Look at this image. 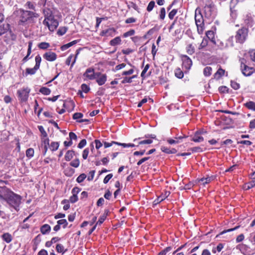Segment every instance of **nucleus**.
<instances>
[{"instance_id": "1", "label": "nucleus", "mask_w": 255, "mask_h": 255, "mask_svg": "<svg viewBox=\"0 0 255 255\" xmlns=\"http://www.w3.org/2000/svg\"><path fill=\"white\" fill-rule=\"evenodd\" d=\"M21 197L11 191L5 201L16 211L19 210V207L21 203Z\"/></svg>"}, {"instance_id": "2", "label": "nucleus", "mask_w": 255, "mask_h": 255, "mask_svg": "<svg viewBox=\"0 0 255 255\" xmlns=\"http://www.w3.org/2000/svg\"><path fill=\"white\" fill-rule=\"evenodd\" d=\"M195 20L199 34H202L204 29V23L200 8L197 7L195 11Z\"/></svg>"}, {"instance_id": "3", "label": "nucleus", "mask_w": 255, "mask_h": 255, "mask_svg": "<svg viewBox=\"0 0 255 255\" xmlns=\"http://www.w3.org/2000/svg\"><path fill=\"white\" fill-rule=\"evenodd\" d=\"M20 12L21 21L23 22L26 21L34 22V18H37L39 17V14L33 11L21 9Z\"/></svg>"}, {"instance_id": "4", "label": "nucleus", "mask_w": 255, "mask_h": 255, "mask_svg": "<svg viewBox=\"0 0 255 255\" xmlns=\"http://www.w3.org/2000/svg\"><path fill=\"white\" fill-rule=\"evenodd\" d=\"M239 61L242 73L246 77L251 76L254 72V68L247 65V60L245 58H241Z\"/></svg>"}, {"instance_id": "5", "label": "nucleus", "mask_w": 255, "mask_h": 255, "mask_svg": "<svg viewBox=\"0 0 255 255\" xmlns=\"http://www.w3.org/2000/svg\"><path fill=\"white\" fill-rule=\"evenodd\" d=\"M248 34V29L245 27L239 29L235 35V39L237 43L243 44L246 40Z\"/></svg>"}, {"instance_id": "6", "label": "nucleus", "mask_w": 255, "mask_h": 255, "mask_svg": "<svg viewBox=\"0 0 255 255\" xmlns=\"http://www.w3.org/2000/svg\"><path fill=\"white\" fill-rule=\"evenodd\" d=\"M43 24L47 26L50 31H53L58 27L59 22L54 17H53L48 19H44Z\"/></svg>"}, {"instance_id": "7", "label": "nucleus", "mask_w": 255, "mask_h": 255, "mask_svg": "<svg viewBox=\"0 0 255 255\" xmlns=\"http://www.w3.org/2000/svg\"><path fill=\"white\" fill-rule=\"evenodd\" d=\"M30 89L28 87L23 88L17 91V93L19 100L22 102H26L28 98Z\"/></svg>"}, {"instance_id": "8", "label": "nucleus", "mask_w": 255, "mask_h": 255, "mask_svg": "<svg viewBox=\"0 0 255 255\" xmlns=\"http://www.w3.org/2000/svg\"><path fill=\"white\" fill-rule=\"evenodd\" d=\"M9 25L4 22V15L0 13V36L5 33L8 29Z\"/></svg>"}, {"instance_id": "9", "label": "nucleus", "mask_w": 255, "mask_h": 255, "mask_svg": "<svg viewBox=\"0 0 255 255\" xmlns=\"http://www.w3.org/2000/svg\"><path fill=\"white\" fill-rule=\"evenodd\" d=\"M182 60V67L185 68L186 70H189L192 65V61L191 59L187 55H184L181 56Z\"/></svg>"}, {"instance_id": "10", "label": "nucleus", "mask_w": 255, "mask_h": 255, "mask_svg": "<svg viewBox=\"0 0 255 255\" xmlns=\"http://www.w3.org/2000/svg\"><path fill=\"white\" fill-rule=\"evenodd\" d=\"M11 192V190L5 186L0 187V201H5Z\"/></svg>"}, {"instance_id": "11", "label": "nucleus", "mask_w": 255, "mask_h": 255, "mask_svg": "<svg viewBox=\"0 0 255 255\" xmlns=\"http://www.w3.org/2000/svg\"><path fill=\"white\" fill-rule=\"evenodd\" d=\"M205 16L211 18L214 16V7L211 4H206L204 6Z\"/></svg>"}, {"instance_id": "12", "label": "nucleus", "mask_w": 255, "mask_h": 255, "mask_svg": "<svg viewBox=\"0 0 255 255\" xmlns=\"http://www.w3.org/2000/svg\"><path fill=\"white\" fill-rule=\"evenodd\" d=\"M43 58L49 61H53L57 58V55L55 53L48 51L43 55Z\"/></svg>"}, {"instance_id": "13", "label": "nucleus", "mask_w": 255, "mask_h": 255, "mask_svg": "<svg viewBox=\"0 0 255 255\" xmlns=\"http://www.w3.org/2000/svg\"><path fill=\"white\" fill-rule=\"evenodd\" d=\"M202 131H197L192 138V140L195 142H201L203 141L204 138L202 136Z\"/></svg>"}, {"instance_id": "14", "label": "nucleus", "mask_w": 255, "mask_h": 255, "mask_svg": "<svg viewBox=\"0 0 255 255\" xmlns=\"http://www.w3.org/2000/svg\"><path fill=\"white\" fill-rule=\"evenodd\" d=\"M170 194V192L169 191H165L164 194H162L160 196H158V198L155 199L153 203L154 204L156 205L165 199H166Z\"/></svg>"}, {"instance_id": "15", "label": "nucleus", "mask_w": 255, "mask_h": 255, "mask_svg": "<svg viewBox=\"0 0 255 255\" xmlns=\"http://www.w3.org/2000/svg\"><path fill=\"white\" fill-rule=\"evenodd\" d=\"M94 75V69L89 68L86 70L85 73L84 74V76L86 77L89 80H94V79H95Z\"/></svg>"}, {"instance_id": "16", "label": "nucleus", "mask_w": 255, "mask_h": 255, "mask_svg": "<svg viewBox=\"0 0 255 255\" xmlns=\"http://www.w3.org/2000/svg\"><path fill=\"white\" fill-rule=\"evenodd\" d=\"M43 13L45 17L44 19H48L50 17H54L53 11L50 8H44L43 9Z\"/></svg>"}, {"instance_id": "17", "label": "nucleus", "mask_w": 255, "mask_h": 255, "mask_svg": "<svg viewBox=\"0 0 255 255\" xmlns=\"http://www.w3.org/2000/svg\"><path fill=\"white\" fill-rule=\"evenodd\" d=\"M214 179L213 176H208L206 178H202L198 180V182L203 185L209 183Z\"/></svg>"}, {"instance_id": "18", "label": "nucleus", "mask_w": 255, "mask_h": 255, "mask_svg": "<svg viewBox=\"0 0 255 255\" xmlns=\"http://www.w3.org/2000/svg\"><path fill=\"white\" fill-rule=\"evenodd\" d=\"M225 73V71L220 67L214 74V77L215 79L219 80L224 75Z\"/></svg>"}, {"instance_id": "19", "label": "nucleus", "mask_w": 255, "mask_h": 255, "mask_svg": "<svg viewBox=\"0 0 255 255\" xmlns=\"http://www.w3.org/2000/svg\"><path fill=\"white\" fill-rule=\"evenodd\" d=\"M107 75L106 74H104L102 75H101L99 78L96 79V82L99 85L102 86L104 85L106 81H107Z\"/></svg>"}, {"instance_id": "20", "label": "nucleus", "mask_w": 255, "mask_h": 255, "mask_svg": "<svg viewBox=\"0 0 255 255\" xmlns=\"http://www.w3.org/2000/svg\"><path fill=\"white\" fill-rule=\"evenodd\" d=\"M75 154L74 151L72 150H68L65 155V159L66 161H69L71 160Z\"/></svg>"}, {"instance_id": "21", "label": "nucleus", "mask_w": 255, "mask_h": 255, "mask_svg": "<svg viewBox=\"0 0 255 255\" xmlns=\"http://www.w3.org/2000/svg\"><path fill=\"white\" fill-rule=\"evenodd\" d=\"M51 230L50 226L48 224L43 225L40 228L41 233L42 234H46L48 233Z\"/></svg>"}, {"instance_id": "22", "label": "nucleus", "mask_w": 255, "mask_h": 255, "mask_svg": "<svg viewBox=\"0 0 255 255\" xmlns=\"http://www.w3.org/2000/svg\"><path fill=\"white\" fill-rule=\"evenodd\" d=\"M38 69V68H36V67L35 66L33 68H26L25 73V76H27L28 75L34 74Z\"/></svg>"}, {"instance_id": "23", "label": "nucleus", "mask_w": 255, "mask_h": 255, "mask_svg": "<svg viewBox=\"0 0 255 255\" xmlns=\"http://www.w3.org/2000/svg\"><path fill=\"white\" fill-rule=\"evenodd\" d=\"M32 41H29L28 42V50H27V55L24 57L23 59H22V61L23 62H25L26 61H27L28 60V59H29V56L30 55L31 52V47H32Z\"/></svg>"}, {"instance_id": "24", "label": "nucleus", "mask_w": 255, "mask_h": 255, "mask_svg": "<svg viewBox=\"0 0 255 255\" xmlns=\"http://www.w3.org/2000/svg\"><path fill=\"white\" fill-rule=\"evenodd\" d=\"M161 150L162 151L168 154L175 153L177 152V150L175 148L170 149L165 146H162Z\"/></svg>"}, {"instance_id": "25", "label": "nucleus", "mask_w": 255, "mask_h": 255, "mask_svg": "<svg viewBox=\"0 0 255 255\" xmlns=\"http://www.w3.org/2000/svg\"><path fill=\"white\" fill-rule=\"evenodd\" d=\"M121 42V39L120 37L118 36L111 40L110 42V44L111 46H115L119 45Z\"/></svg>"}, {"instance_id": "26", "label": "nucleus", "mask_w": 255, "mask_h": 255, "mask_svg": "<svg viewBox=\"0 0 255 255\" xmlns=\"http://www.w3.org/2000/svg\"><path fill=\"white\" fill-rule=\"evenodd\" d=\"M206 34L207 37V38L210 39L213 43L216 44V42L214 39V32L213 31L209 30L206 32Z\"/></svg>"}, {"instance_id": "27", "label": "nucleus", "mask_w": 255, "mask_h": 255, "mask_svg": "<svg viewBox=\"0 0 255 255\" xmlns=\"http://www.w3.org/2000/svg\"><path fill=\"white\" fill-rule=\"evenodd\" d=\"M2 239L7 243H10L12 240V237L9 233H4L2 236Z\"/></svg>"}, {"instance_id": "28", "label": "nucleus", "mask_w": 255, "mask_h": 255, "mask_svg": "<svg viewBox=\"0 0 255 255\" xmlns=\"http://www.w3.org/2000/svg\"><path fill=\"white\" fill-rule=\"evenodd\" d=\"M175 76L181 79L183 77L184 74L183 71L179 68H176L174 71Z\"/></svg>"}, {"instance_id": "29", "label": "nucleus", "mask_w": 255, "mask_h": 255, "mask_svg": "<svg viewBox=\"0 0 255 255\" xmlns=\"http://www.w3.org/2000/svg\"><path fill=\"white\" fill-rule=\"evenodd\" d=\"M186 52L189 55H192L195 52V48L192 44H188L186 47Z\"/></svg>"}, {"instance_id": "30", "label": "nucleus", "mask_w": 255, "mask_h": 255, "mask_svg": "<svg viewBox=\"0 0 255 255\" xmlns=\"http://www.w3.org/2000/svg\"><path fill=\"white\" fill-rule=\"evenodd\" d=\"M245 106L250 110L255 111V103L252 101H250L245 104Z\"/></svg>"}, {"instance_id": "31", "label": "nucleus", "mask_w": 255, "mask_h": 255, "mask_svg": "<svg viewBox=\"0 0 255 255\" xmlns=\"http://www.w3.org/2000/svg\"><path fill=\"white\" fill-rule=\"evenodd\" d=\"M39 92L44 95H48L50 94V90L47 87H42L40 89Z\"/></svg>"}, {"instance_id": "32", "label": "nucleus", "mask_w": 255, "mask_h": 255, "mask_svg": "<svg viewBox=\"0 0 255 255\" xmlns=\"http://www.w3.org/2000/svg\"><path fill=\"white\" fill-rule=\"evenodd\" d=\"M56 250L58 253L64 254L66 250H64V246L60 244H57L56 247Z\"/></svg>"}, {"instance_id": "33", "label": "nucleus", "mask_w": 255, "mask_h": 255, "mask_svg": "<svg viewBox=\"0 0 255 255\" xmlns=\"http://www.w3.org/2000/svg\"><path fill=\"white\" fill-rule=\"evenodd\" d=\"M255 186V180H252L245 185L244 188L246 190H249Z\"/></svg>"}, {"instance_id": "34", "label": "nucleus", "mask_w": 255, "mask_h": 255, "mask_svg": "<svg viewBox=\"0 0 255 255\" xmlns=\"http://www.w3.org/2000/svg\"><path fill=\"white\" fill-rule=\"evenodd\" d=\"M59 143L58 142H52L50 145V149L52 151H56L58 149Z\"/></svg>"}, {"instance_id": "35", "label": "nucleus", "mask_w": 255, "mask_h": 255, "mask_svg": "<svg viewBox=\"0 0 255 255\" xmlns=\"http://www.w3.org/2000/svg\"><path fill=\"white\" fill-rule=\"evenodd\" d=\"M208 39L206 38H204L202 39V41L201 43H200V44L198 47V49L199 50H200V49H202L205 48L208 45Z\"/></svg>"}, {"instance_id": "36", "label": "nucleus", "mask_w": 255, "mask_h": 255, "mask_svg": "<svg viewBox=\"0 0 255 255\" xmlns=\"http://www.w3.org/2000/svg\"><path fill=\"white\" fill-rule=\"evenodd\" d=\"M204 75L205 76H209L212 73V68L211 67H206L203 71Z\"/></svg>"}, {"instance_id": "37", "label": "nucleus", "mask_w": 255, "mask_h": 255, "mask_svg": "<svg viewBox=\"0 0 255 255\" xmlns=\"http://www.w3.org/2000/svg\"><path fill=\"white\" fill-rule=\"evenodd\" d=\"M38 47L41 49H46L50 46L49 43L45 42H42L40 43L38 45Z\"/></svg>"}, {"instance_id": "38", "label": "nucleus", "mask_w": 255, "mask_h": 255, "mask_svg": "<svg viewBox=\"0 0 255 255\" xmlns=\"http://www.w3.org/2000/svg\"><path fill=\"white\" fill-rule=\"evenodd\" d=\"M34 153V149L32 148L27 149L26 151V155L29 158H31L33 156Z\"/></svg>"}, {"instance_id": "39", "label": "nucleus", "mask_w": 255, "mask_h": 255, "mask_svg": "<svg viewBox=\"0 0 255 255\" xmlns=\"http://www.w3.org/2000/svg\"><path fill=\"white\" fill-rule=\"evenodd\" d=\"M80 164V161L79 159H75L70 163V165L75 168H77Z\"/></svg>"}, {"instance_id": "40", "label": "nucleus", "mask_w": 255, "mask_h": 255, "mask_svg": "<svg viewBox=\"0 0 255 255\" xmlns=\"http://www.w3.org/2000/svg\"><path fill=\"white\" fill-rule=\"evenodd\" d=\"M67 28L66 27H61L59 28L57 31V34L59 35H64L67 31Z\"/></svg>"}, {"instance_id": "41", "label": "nucleus", "mask_w": 255, "mask_h": 255, "mask_svg": "<svg viewBox=\"0 0 255 255\" xmlns=\"http://www.w3.org/2000/svg\"><path fill=\"white\" fill-rule=\"evenodd\" d=\"M25 6L28 9L35 10V4L30 1H27L25 4Z\"/></svg>"}, {"instance_id": "42", "label": "nucleus", "mask_w": 255, "mask_h": 255, "mask_svg": "<svg viewBox=\"0 0 255 255\" xmlns=\"http://www.w3.org/2000/svg\"><path fill=\"white\" fill-rule=\"evenodd\" d=\"M57 224L60 226L62 225L63 228H65L68 225V223L65 219H61L58 220L57 221Z\"/></svg>"}, {"instance_id": "43", "label": "nucleus", "mask_w": 255, "mask_h": 255, "mask_svg": "<svg viewBox=\"0 0 255 255\" xmlns=\"http://www.w3.org/2000/svg\"><path fill=\"white\" fill-rule=\"evenodd\" d=\"M35 66H36V68H39L41 61V58L40 56V55H37L35 58Z\"/></svg>"}, {"instance_id": "44", "label": "nucleus", "mask_w": 255, "mask_h": 255, "mask_svg": "<svg viewBox=\"0 0 255 255\" xmlns=\"http://www.w3.org/2000/svg\"><path fill=\"white\" fill-rule=\"evenodd\" d=\"M231 10V16L233 19V20H235L237 17V11L235 9H234L233 7L230 8Z\"/></svg>"}, {"instance_id": "45", "label": "nucleus", "mask_w": 255, "mask_h": 255, "mask_svg": "<svg viewBox=\"0 0 255 255\" xmlns=\"http://www.w3.org/2000/svg\"><path fill=\"white\" fill-rule=\"evenodd\" d=\"M87 176L85 174H81L77 178L76 181L78 183L82 182L86 178Z\"/></svg>"}, {"instance_id": "46", "label": "nucleus", "mask_w": 255, "mask_h": 255, "mask_svg": "<svg viewBox=\"0 0 255 255\" xmlns=\"http://www.w3.org/2000/svg\"><path fill=\"white\" fill-rule=\"evenodd\" d=\"M83 117V114L81 113H76L73 115V118L74 120L78 121H79L80 119L82 118Z\"/></svg>"}, {"instance_id": "47", "label": "nucleus", "mask_w": 255, "mask_h": 255, "mask_svg": "<svg viewBox=\"0 0 255 255\" xmlns=\"http://www.w3.org/2000/svg\"><path fill=\"white\" fill-rule=\"evenodd\" d=\"M231 86L234 90H236L239 89L240 87V84L234 81H231Z\"/></svg>"}, {"instance_id": "48", "label": "nucleus", "mask_w": 255, "mask_h": 255, "mask_svg": "<svg viewBox=\"0 0 255 255\" xmlns=\"http://www.w3.org/2000/svg\"><path fill=\"white\" fill-rule=\"evenodd\" d=\"M81 91L82 92H84L85 93H88L90 90V87L85 84H83L81 86Z\"/></svg>"}, {"instance_id": "49", "label": "nucleus", "mask_w": 255, "mask_h": 255, "mask_svg": "<svg viewBox=\"0 0 255 255\" xmlns=\"http://www.w3.org/2000/svg\"><path fill=\"white\" fill-rule=\"evenodd\" d=\"M38 129L41 132L42 137H46L47 136V134L42 126H38Z\"/></svg>"}, {"instance_id": "50", "label": "nucleus", "mask_w": 255, "mask_h": 255, "mask_svg": "<svg viewBox=\"0 0 255 255\" xmlns=\"http://www.w3.org/2000/svg\"><path fill=\"white\" fill-rule=\"evenodd\" d=\"M154 5H155V2L154 1L152 0V1H150V2L148 3L147 7L146 8L147 10L149 12L151 11L153 9Z\"/></svg>"}, {"instance_id": "51", "label": "nucleus", "mask_w": 255, "mask_h": 255, "mask_svg": "<svg viewBox=\"0 0 255 255\" xmlns=\"http://www.w3.org/2000/svg\"><path fill=\"white\" fill-rule=\"evenodd\" d=\"M172 249V248L171 247H168L166 248L164 250L161 251L160 253H159L158 255H165L167 253L170 252Z\"/></svg>"}, {"instance_id": "52", "label": "nucleus", "mask_w": 255, "mask_h": 255, "mask_svg": "<svg viewBox=\"0 0 255 255\" xmlns=\"http://www.w3.org/2000/svg\"><path fill=\"white\" fill-rule=\"evenodd\" d=\"M177 10L176 9H172L168 14V17L170 19H173L174 16L177 13Z\"/></svg>"}, {"instance_id": "53", "label": "nucleus", "mask_w": 255, "mask_h": 255, "mask_svg": "<svg viewBox=\"0 0 255 255\" xmlns=\"http://www.w3.org/2000/svg\"><path fill=\"white\" fill-rule=\"evenodd\" d=\"M116 144L119 145V142L116 141H112L111 142H108L105 141L104 142V145L105 148H108L113 145V144Z\"/></svg>"}, {"instance_id": "54", "label": "nucleus", "mask_w": 255, "mask_h": 255, "mask_svg": "<svg viewBox=\"0 0 255 255\" xmlns=\"http://www.w3.org/2000/svg\"><path fill=\"white\" fill-rule=\"evenodd\" d=\"M166 14L165 9L164 7H162L160 9L159 17L161 20L164 19Z\"/></svg>"}, {"instance_id": "55", "label": "nucleus", "mask_w": 255, "mask_h": 255, "mask_svg": "<svg viewBox=\"0 0 255 255\" xmlns=\"http://www.w3.org/2000/svg\"><path fill=\"white\" fill-rule=\"evenodd\" d=\"M134 33H135V31L133 29H131L127 32H125L123 36L124 37H128L129 36H132L134 34Z\"/></svg>"}, {"instance_id": "56", "label": "nucleus", "mask_w": 255, "mask_h": 255, "mask_svg": "<svg viewBox=\"0 0 255 255\" xmlns=\"http://www.w3.org/2000/svg\"><path fill=\"white\" fill-rule=\"evenodd\" d=\"M81 189L77 187H75L73 188L72 190V193L73 195L77 196L78 194L80 192Z\"/></svg>"}, {"instance_id": "57", "label": "nucleus", "mask_w": 255, "mask_h": 255, "mask_svg": "<svg viewBox=\"0 0 255 255\" xmlns=\"http://www.w3.org/2000/svg\"><path fill=\"white\" fill-rule=\"evenodd\" d=\"M87 141L85 139H83L81 140V141L79 142V143L78 145V147L79 148H82L83 147H84L86 144Z\"/></svg>"}, {"instance_id": "58", "label": "nucleus", "mask_w": 255, "mask_h": 255, "mask_svg": "<svg viewBox=\"0 0 255 255\" xmlns=\"http://www.w3.org/2000/svg\"><path fill=\"white\" fill-rule=\"evenodd\" d=\"M126 66V64H125V63H122V64H120L119 65H117L115 68V69H114V71H118L119 70H121L124 68H125Z\"/></svg>"}, {"instance_id": "59", "label": "nucleus", "mask_w": 255, "mask_h": 255, "mask_svg": "<svg viewBox=\"0 0 255 255\" xmlns=\"http://www.w3.org/2000/svg\"><path fill=\"white\" fill-rule=\"evenodd\" d=\"M119 145L122 146L124 148L126 147H134L135 145L133 143H119Z\"/></svg>"}, {"instance_id": "60", "label": "nucleus", "mask_w": 255, "mask_h": 255, "mask_svg": "<svg viewBox=\"0 0 255 255\" xmlns=\"http://www.w3.org/2000/svg\"><path fill=\"white\" fill-rule=\"evenodd\" d=\"M251 59L255 62V50H252L249 52Z\"/></svg>"}, {"instance_id": "61", "label": "nucleus", "mask_w": 255, "mask_h": 255, "mask_svg": "<svg viewBox=\"0 0 255 255\" xmlns=\"http://www.w3.org/2000/svg\"><path fill=\"white\" fill-rule=\"evenodd\" d=\"M49 140L48 139V138H47V136L46 137H42V144L44 145V146H48L49 145Z\"/></svg>"}, {"instance_id": "62", "label": "nucleus", "mask_w": 255, "mask_h": 255, "mask_svg": "<svg viewBox=\"0 0 255 255\" xmlns=\"http://www.w3.org/2000/svg\"><path fill=\"white\" fill-rule=\"evenodd\" d=\"M113 176V175L112 174H109L107 175L104 179V183L107 184L109 182V181L112 178Z\"/></svg>"}, {"instance_id": "63", "label": "nucleus", "mask_w": 255, "mask_h": 255, "mask_svg": "<svg viewBox=\"0 0 255 255\" xmlns=\"http://www.w3.org/2000/svg\"><path fill=\"white\" fill-rule=\"evenodd\" d=\"M78 200V196H75V195H72L70 197V201L71 203H74L75 202H76Z\"/></svg>"}, {"instance_id": "64", "label": "nucleus", "mask_w": 255, "mask_h": 255, "mask_svg": "<svg viewBox=\"0 0 255 255\" xmlns=\"http://www.w3.org/2000/svg\"><path fill=\"white\" fill-rule=\"evenodd\" d=\"M106 218V216L105 215H103V216H101L100 218H99L98 221L97 222L96 225H98V224L99 225L102 224L104 222Z\"/></svg>"}]
</instances>
